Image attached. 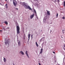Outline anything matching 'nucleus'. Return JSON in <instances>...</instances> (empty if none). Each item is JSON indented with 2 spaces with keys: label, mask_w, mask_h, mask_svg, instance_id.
Masks as SVG:
<instances>
[{
  "label": "nucleus",
  "mask_w": 65,
  "mask_h": 65,
  "mask_svg": "<svg viewBox=\"0 0 65 65\" xmlns=\"http://www.w3.org/2000/svg\"><path fill=\"white\" fill-rule=\"evenodd\" d=\"M23 6L26 9H29V10H32V9L30 6L27 5L26 4L24 3L23 4Z\"/></svg>",
  "instance_id": "f257e3e1"
},
{
  "label": "nucleus",
  "mask_w": 65,
  "mask_h": 65,
  "mask_svg": "<svg viewBox=\"0 0 65 65\" xmlns=\"http://www.w3.org/2000/svg\"><path fill=\"white\" fill-rule=\"evenodd\" d=\"M23 6L26 9H29V10H32V9L30 6L27 5L26 4L24 3L23 4Z\"/></svg>",
  "instance_id": "f03ea898"
},
{
  "label": "nucleus",
  "mask_w": 65,
  "mask_h": 65,
  "mask_svg": "<svg viewBox=\"0 0 65 65\" xmlns=\"http://www.w3.org/2000/svg\"><path fill=\"white\" fill-rule=\"evenodd\" d=\"M23 6L26 9H29V10H32V9L30 6L27 5L26 4L24 3L23 4Z\"/></svg>",
  "instance_id": "7ed1b4c3"
},
{
  "label": "nucleus",
  "mask_w": 65,
  "mask_h": 65,
  "mask_svg": "<svg viewBox=\"0 0 65 65\" xmlns=\"http://www.w3.org/2000/svg\"><path fill=\"white\" fill-rule=\"evenodd\" d=\"M16 28L17 29V33L18 34H19L20 33V27L19 26V25L17 26Z\"/></svg>",
  "instance_id": "20e7f679"
},
{
  "label": "nucleus",
  "mask_w": 65,
  "mask_h": 65,
  "mask_svg": "<svg viewBox=\"0 0 65 65\" xmlns=\"http://www.w3.org/2000/svg\"><path fill=\"white\" fill-rule=\"evenodd\" d=\"M34 13L32 15H31L30 16V18L31 19H32L34 17Z\"/></svg>",
  "instance_id": "39448f33"
},
{
  "label": "nucleus",
  "mask_w": 65,
  "mask_h": 65,
  "mask_svg": "<svg viewBox=\"0 0 65 65\" xmlns=\"http://www.w3.org/2000/svg\"><path fill=\"white\" fill-rule=\"evenodd\" d=\"M47 15H51V13H50V11H47Z\"/></svg>",
  "instance_id": "423d86ee"
},
{
  "label": "nucleus",
  "mask_w": 65,
  "mask_h": 65,
  "mask_svg": "<svg viewBox=\"0 0 65 65\" xmlns=\"http://www.w3.org/2000/svg\"><path fill=\"white\" fill-rule=\"evenodd\" d=\"M43 52V48H42L40 49V53L42 54Z\"/></svg>",
  "instance_id": "0eeeda50"
},
{
  "label": "nucleus",
  "mask_w": 65,
  "mask_h": 65,
  "mask_svg": "<svg viewBox=\"0 0 65 65\" xmlns=\"http://www.w3.org/2000/svg\"><path fill=\"white\" fill-rule=\"evenodd\" d=\"M27 51H26V54L27 57L29 58V55H28V54H27Z\"/></svg>",
  "instance_id": "6e6552de"
},
{
  "label": "nucleus",
  "mask_w": 65,
  "mask_h": 65,
  "mask_svg": "<svg viewBox=\"0 0 65 65\" xmlns=\"http://www.w3.org/2000/svg\"><path fill=\"white\" fill-rule=\"evenodd\" d=\"M8 42H9L8 41H6V42H5V44H6V45H7V44H8Z\"/></svg>",
  "instance_id": "1a4fd4ad"
},
{
  "label": "nucleus",
  "mask_w": 65,
  "mask_h": 65,
  "mask_svg": "<svg viewBox=\"0 0 65 65\" xmlns=\"http://www.w3.org/2000/svg\"><path fill=\"white\" fill-rule=\"evenodd\" d=\"M20 54H21L22 55H24V52L22 51H21L20 52Z\"/></svg>",
  "instance_id": "9d476101"
},
{
  "label": "nucleus",
  "mask_w": 65,
  "mask_h": 65,
  "mask_svg": "<svg viewBox=\"0 0 65 65\" xmlns=\"http://www.w3.org/2000/svg\"><path fill=\"white\" fill-rule=\"evenodd\" d=\"M30 34H29L28 35V40H29V39H30Z\"/></svg>",
  "instance_id": "9b49d317"
},
{
  "label": "nucleus",
  "mask_w": 65,
  "mask_h": 65,
  "mask_svg": "<svg viewBox=\"0 0 65 65\" xmlns=\"http://www.w3.org/2000/svg\"><path fill=\"white\" fill-rule=\"evenodd\" d=\"M13 4H14V5L15 6H16L17 5L16 4H15V3L14 1L13 2Z\"/></svg>",
  "instance_id": "f8f14e48"
},
{
  "label": "nucleus",
  "mask_w": 65,
  "mask_h": 65,
  "mask_svg": "<svg viewBox=\"0 0 65 65\" xmlns=\"http://www.w3.org/2000/svg\"><path fill=\"white\" fill-rule=\"evenodd\" d=\"M18 44L19 46H20L21 45V43L19 41L18 42Z\"/></svg>",
  "instance_id": "ddd939ff"
},
{
  "label": "nucleus",
  "mask_w": 65,
  "mask_h": 65,
  "mask_svg": "<svg viewBox=\"0 0 65 65\" xmlns=\"http://www.w3.org/2000/svg\"><path fill=\"white\" fill-rule=\"evenodd\" d=\"M4 61L5 62H6V59L5 58H4Z\"/></svg>",
  "instance_id": "4468645a"
},
{
  "label": "nucleus",
  "mask_w": 65,
  "mask_h": 65,
  "mask_svg": "<svg viewBox=\"0 0 65 65\" xmlns=\"http://www.w3.org/2000/svg\"><path fill=\"white\" fill-rule=\"evenodd\" d=\"M5 24H6L7 25H8V22H7L5 21Z\"/></svg>",
  "instance_id": "2eb2a0df"
},
{
  "label": "nucleus",
  "mask_w": 65,
  "mask_h": 65,
  "mask_svg": "<svg viewBox=\"0 0 65 65\" xmlns=\"http://www.w3.org/2000/svg\"><path fill=\"white\" fill-rule=\"evenodd\" d=\"M44 38H43L41 39V41H43V40H44Z\"/></svg>",
  "instance_id": "dca6fc26"
},
{
  "label": "nucleus",
  "mask_w": 65,
  "mask_h": 65,
  "mask_svg": "<svg viewBox=\"0 0 65 65\" xmlns=\"http://www.w3.org/2000/svg\"><path fill=\"white\" fill-rule=\"evenodd\" d=\"M36 45L37 47L38 46V44H37V42H36Z\"/></svg>",
  "instance_id": "f3484780"
},
{
  "label": "nucleus",
  "mask_w": 65,
  "mask_h": 65,
  "mask_svg": "<svg viewBox=\"0 0 65 65\" xmlns=\"http://www.w3.org/2000/svg\"><path fill=\"white\" fill-rule=\"evenodd\" d=\"M6 8H8V6H7V4H6Z\"/></svg>",
  "instance_id": "a211bd4d"
},
{
  "label": "nucleus",
  "mask_w": 65,
  "mask_h": 65,
  "mask_svg": "<svg viewBox=\"0 0 65 65\" xmlns=\"http://www.w3.org/2000/svg\"><path fill=\"white\" fill-rule=\"evenodd\" d=\"M34 12H35V14H36V11L34 9Z\"/></svg>",
  "instance_id": "6ab92c4d"
},
{
  "label": "nucleus",
  "mask_w": 65,
  "mask_h": 65,
  "mask_svg": "<svg viewBox=\"0 0 65 65\" xmlns=\"http://www.w3.org/2000/svg\"><path fill=\"white\" fill-rule=\"evenodd\" d=\"M58 13H57L56 14V17L58 18Z\"/></svg>",
  "instance_id": "aec40b11"
},
{
  "label": "nucleus",
  "mask_w": 65,
  "mask_h": 65,
  "mask_svg": "<svg viewBox=\"0 0 65 65\" xmlns=\"http://www.w3.org/2000/svg\"><path fill=\"white\" fill-rule=\"evenodd\" d=\"M63 5L64 6H65V1L64 2Z\"/></svg>",
  "instance_id": "412c9836"
},
{
  "label": "nucleus",
  "mask_w": 65,
  "mask_h": 65,
  "mask_svg": "<svg viewBox=\"0 0 65 65\" xmlns=\"http://www.w3.org/2000/svg\"><path fill=\"white\" fill-rule=\"evenodd\" d=\"M31 38H33V35H32L31 36Z\"/></svg>",
  "instance_id": "4be33fe9"
},
{
  "label": "nucleus",
  "mask_w": 65,
  "mask_h": 65,
  "mask_svg": "<svg viewBox=\"0 0 65 65\" xmlns=\"http://www.w3.org/2000/svg\"><path fill=\"white\" fill-rule=\"evenodd\" d=\"M6 29H9V27H8V28H6Z\"/></svg>",
  "instance_id": "5701e85b"
},
{
  "label": "nucleus",
  "mask_w": 65,
  "mask_h": 65,
  "mask_svg": "<svg viewBox=\"0 0 65 65\" xmlns=\"http://www.w3.org/2000/svg\"><path fill=\"white\" fill-rule=\"evenodd\" d=\"M3 29L4 30H5V31L6 30V29H5V28H3Z\"/></svg>",
  "instance_id": "b1692460"
},
{
  "label": "nucleus",
  "mask_w": 65,
  "mask_h": 65,
  "mask_svg": "<svg viewBox=\"0 0 65 65\" xmlns=\"http://www.w3.org/2000/svg\"><path fill=\"white\" fill-rule=\"evenodd\" d=\"M62 19H65V17H63L62 18Z\"/></svg>",
  "instance_id": "393cba45"
},
{
  "label": "nucleus",
  "mask_w": 65,
  "mask_h": 65,
  "mask_svg": "<svg viewBox=\"0 0 65 65\" xmlns=\"http://www.w3.org/2000/svg\"><path fill=\"white\" fill-rule=\"evenodd\" d=\"M53 54H55V52L54 51L53 52Z\"/></svg>",
  "instance_id": "a878e982"
},
{
  "label": "nucleus",
  "mask_w": 65,
  "mask_h": 65,
  "mask_svg": "<svg viewBox=\"0 0 65 65\" xmlns=\"http://www.w3.org/2000/svg\"><path fill=\"white\" fill-rule=\"evenodd\" d=\"M39 65H41V64H40V63H39Z\"/></svg>",
  "instance_id": "bb28decb"
},
{
  "label": "nucleus",
  "mask_w": 65,
  "mask_h": 65,
  "mask_svg": "<svg viewBox=\"0 0 65 65\" xmlns=\"http://www.w3.org/2000/svg\"><path fill=\"white\" fill-rule=\"evenodd\" d=\"M25 35H24V39H25Z\"/></svg>",
  "instance_id": "cd10ccee"
},
{
  "label": "nucleus",
  "mask_w": 65,
  "mask_h": 65,
  "mask_svg": "<svg viewBox=\"0 0 65 65\" xmlns=\"http://www.w3.org/2000/svg\"><path fill=\"white\" fill-rule=\"evenodd\" d=\"M16 9H17V10H18V9L17 8H16Z\"/></svg>",
  "instance_id": "c85d7f7f"
},
{
  "label": "nucleus",
  "mask_w": 65,
  "mask_h": 65,
  "mask_svg": "<svg viewBox=\"0 0 65 65\" xmlns=\"http://www.w3.org/2000/svg\"><path fill=\"white\" fill-rule=\"evenodd\" d=\"M36 14V16H37V14H36H36Z\"/></svg>",
  "instance_id": "c756f323"
},
{
  "label": "nucleus",
  "mask_w": 65,
  "mask_h": 65,
  "mask_svg": "<svg viewBox=\"0 0 65 65\" xmlns=\"http://www.w3.org/2000/svg\"><path fill=\"white\" fill-rule=\"evenodd\" d=\"M63 49L64 50V51H65V48H63Z\"/></svg>",
  "instance_id": "7c9ffc66"
},
{
  "label": "nucleus",
  "mask_w": 65,
  "mask_h": 65,
  "mask_svg": "<svg viewBox=\"0 0 65 65\" xmlns=\"http://www.w3.org/2000/svg\"><path fill=\"white\" fill-rule=\"evenodd\" d=\"M0 32H2V30H0Z\"/></svg>",
  "instance_id": "2f4dec72"
},
{
  "label": "nucleus",
  "mask_w": 65,
  "mask_h": 65,
  "mask_svg": "<svg viewBox=\"0 0 65 65\" xmlns=\"http://www.w3.org/2000/svg\"><path fill=\"white\" fill-rule=\"evenodd\" d=\"M57 1H59V0H57Z\"/></svg>",
  "instance_id": "473e14b6"
},
{
  "label": "nucleus",
  "mask_w": 65,
  "mask_h": 65,
  "mask_svg": "<svg viewBox=\"0 0 65 65\" xmlns=\"http://www.w3.org/2000/svg\"><path fill=\"white\" fill-rule=\"evenodd\" d=\"M62 32L63 33H64V32Z\"/></svg>",
  "instance_id": "72a5a7b5"
},
{
  "label": "nucleus",
  "mask_w": 65,
  "mask_h": 65,
  "mask_svg": "<svg viewBox=\"0 0 65 65\" xmlns=\"http://www.w3.org/2000/svg\"><path fill=\"white\" fill-rule=\"evenodd\" d=\"M6 1H7V0H5Z\"/></svg>",
  "instance_id": "f704fd0d"
},
{
  "label": "nucleus",
  "mask_w": 65,
  "mask_h": 65,
  "mask_svg": "<svg viewBox=\"0 0 65 65\" xmlns=\"http://www.w3.org/2000/svg\"><path fill=\"white\" fill-rule=\"evenodd\" d=\"M13 65H15L14 64Z\"/></svg>",
  "instance_id": "c9c22d12"
},
{
  "label": "nucleus",
  "mask_w": 65,
  "mask_h": 65,
  "mask_svg": "<svg viewBox=\"0 0 65 65\" xmlns=\"http://www.w3.org/2000/svg\"><path fill=\"white\" fill-rule=\"evenodd\" d=\"M63 31V30H62Z\"/></svg>",
  "instance_id": "e433bc0d"
}]
</instances>
